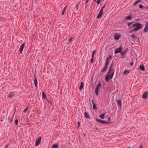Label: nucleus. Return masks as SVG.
<instances>
[{
  "instance_id": "f257e3e1",
  "label": "nucleus",
  "mask_w": 148,
  "mask_h": 148,
  "mask_svg": "<svg viewBox=\"0 0 148 148\" xmlns=\"http://www.w3.org/2000/svg\"><path fill=\"white\" fill-rule=\"evenodd\" d=\"M113 65V62L111 63L110 66L109 67V70L107 72V74L105 77V80L106 82H108L109 79H111L114 75V70H113L112 67Z\"/></svg>"
},
{
  "instance_id": "f03ea898",
  "label": "nucleus",
  "mask_w": 148,
  "mask_h": 148,
  "mask_svg": "<svg viewBox=\"0 0 148 148\" xmlns=\"http://www.w3.org/2000/svg\"><path fill=\"white\" fill-rule=\"evenodd\" d=\"M143 27V25L140 23H136L133 24L132 27H135L134 28V30H135V32L138 31V30L142 29Z\"/></svg>"
},
{
  "instance_id": "7ed1b4c3",
  "label": "nucleus",
  "mask_w": 148,
  "mask_h": 148,
  "mask_svg": "<svg viewBox=\"0 0 148 148\" xmlns=\"http://www.w3.org/2000/svg\"><path fill=\"white\" fill-rule=\"evenodd\" d=\"M96 120L99 122H100L103 124H109L111 123V122L110 121H106L103 120H101L99 119H96Z\"/></svg>"
},
{
  "instance_id": "20e7f679",
  "label": "nucleus",
  "mask_w": 148,
  "mask_h": 148,
  "mask_svg": "<svg viewBox=\"0 0 148 148\" xmlns=\"http://www.w3.org/2000/svg\"><path fill=\"white\" fill-rule=\"evenodd\" d=\"M122 49V47L121 46L119 47L118 48L116 49L114 51V54H116L119 53H121Z\"/></svg>"
},
{
  "instance_id": "39448f33",
  "label": "nucleus",
  "mask_w": 148,
  "mask_h": 148,
  "mask_svg": "<svg viewBox=\"0 0 148 148\" xmlns=\"http://www.w3.org/2000/svg\"><path fill=\"white\" fill-rule=\"evenodd\" d=\"M41 137H39L36 142L35 145L36 146H38L41 142Z\"/></svg>"
},
{
  "instance_id": "423d86ee",
  "label": "nucleus",
  "mask_w": 148,
  "mask_h": 148,
  "mask_svg": "<svg viewBox=\"0 0 148 148\" xmlns=\"http://www.w3.org/2000/svg\"><path fill=\"white\" fill-rule=\"evenodd\" d=\"M25 43V42H24L22 45H21L19 49V51H20L19 54H21L22 53L24 47Z\"/></svg>"
},
{
  "instance_id": "0eeeda50",
  "label": "nucleus",
  "mask_w": 148,
  "mask_h": 148,
  "mask_svg": "<svg viewBox=\"0 0 148 148\" xmlns=\"http://www.w3.org/2000/svg\"><path fill=\"white\" fill-rule=\"evenodd\" d=\"M101 85V82H99V84H98L96 87V88L95 92H98L99 89Z\"/></svg>"
},
{
  "instance_id": "6e6552de",
  "label": "nucleus",
  "mask_w": 148,
  "mask_h": 148,
  "mask_svg": "<svg viewBox=\"0 0 148 148\" xmlns=\"http://www.w3.org/2000/svg\"><path fill=\"white\" fill-rule=\"evenodd\" d=\"M103 14V11L100 10V11L97 16V18L99 19L102 17Z\"/></svg>"
},
{
  "instance_id": "1a4fd4ad",
  "label": "nucleus",
  "mask_w": 148,
  "mask_h": 148,
  "mask_svg": "<svg viewBox=\"0 0 148 148\" xmlns=\"http://www.w3.org/2000/svg\"><path fill=\"white\" fill-rule=\"evenodd\" d=\"M144 31L145 32H147L148 31V22L146 21V26L144 29Z\"/></svg>"
},
{
  "instance_id": "9d476101",
  "label": "nucleus",
  "mask_w": 148,
  "mask_h": 148,
  "mask_svg": "<svg viewBox=\"0 0 148 148\" xmlns=\"http://www.w3.org/2000/svg\"><path fill=\"white\" fill-rule=\"evenodd\" d=\"M34 83L35 87H36L38 85V81L37 79L36 78L35 75L34 77Z\"/></svg>"
},
{
  "instance_id": "9b49d317",
  "label": "nucleus",
  "mask_w": 148,
  "mask_h": 148,
  "mask_svg": "<svg viewBox=\"0 0 148 148\" xmlns=\"http://www.w3.org/2000/svg\"><path fill=\"white\" fill-rule=\"evenodd\" d=\"M42 93V98L45 99L48 101V102L49 103V101L47 99V98L46 95L45 94V93Z\"/></svg>"
},
{
  "instance_id": "f8f14e48",
  "label": "nucleus",
  "mask_w": 148,
  "mask_h": 148,
  "mask_svg": "<svg viewBox=\"0 0 148 148\" xmlns=\"http://www.w3.org/2000/svg\"><path fill=\"white\" fill-rule=\"evenodd\" d=\"M108 66H107V65H105L104 66V67H103V68L102 69L101 72H103L105 71L106 70V69H107V68L108 67Z\"/></svg>"
},
{
  "instance_id": "ddd939ff",
  "label": "nucleus",
  "mask_w": 148,
  "mask_h": 148,
  "mask_svg": "<svg viewBox=\"0 0 148 148\" xmlns=\"http://www.w3.org/2000/svg\"><path fill=\"white\" fill-rule=\"evenodd\" d=\"M84 116L85 118L88 119H90V116L86 112H85L84 113Z\"/></svg>"
},
{
  "instance_id": "4468645a",
  "label": "nucleus",
  "mask_w": 148,
  "mask_h": 148,
  "mask_svg": "<svg viewBox=\"0 0 148 148\" xmlns=\"http://www.w3.org/2000/svg\"><path fill=\"white\" fill-rule=\"evenodd\" d=\"M148 93H144L143 96L142 97L143 99H146L148 97Z\"/></svg>"
},
{
  "instance_id": "2eb2a0df",
  "label": "nucleus",
  "mask_w": 148,
  "mask_h": 148,
  "mask_svg": "<svg viewBox=\"0 0 148 148\" xmlns=\"http://www.w3.org/2000/svg\"><path fill=\"white\" fill-rule=\"evenodd\" d=\"M132 18V16L131 14H130L128 16L126 17V20H131Z\"/></svg>"
},
{
  "instance_id": "dca6fc26",
  "label": "nucleus",
  "mask_w": 148,
  "mask_h": 148,
  "mask_svg": "<svg viewBox=\"0 0 148 148\" xmlns=\"http://www.w3.org/2000/svg\"><path fill=\"white\" fill-rule=\"evenodd\" d=\"M59 145L57 144H53L51 148H58Z\"/></svg>"
},
{
  "instance_id": "f3484780",
  "label": "nucleus",
  "mask_w": 148,
  "mask_h": 148,
  "mask_svg": "<svg viewBox=\"0 0 148 148\" xmlns=\"http://www.w3.org/2000/svg\"><path fill=\"white\" fill-rule=\"evenodd\" d=\"M120 36L118 35H115L114 36V38L116 40H118L120 38Z\"/></svg>"
},
{
  "instance_id": "a211bd4d",
  "label": "nucleus",
  "mask_w": 148,
  "mask_h": 148,
  "mask_svg": "<svg viewBox=\"0 0 148 148\" xmlns=\"http://www.w3.org/2000/svg\"><path fill=\"white\" fill-rule=\"evenodd\" d=\"M128 50V49L127 48L124 51H121V53L122 54V55L125 54L127 51Z\"/></svg>"
},
{
  "instance_id": "6ab92c4d",
  "label": "nucleus",
  "mask_w": 148,
  "mask_h": 148,
  "mask_svg": "<svg viewBox=\"0 0 148 148\" xmlns=\"http://www.w3.org/2000/svg\"><path fill=\"white\" fill-rule=\"evenodd\" d=\"M117 103L120 106H122V102L121 100H118L117 101Z\"/></svg>"
},
{
  "instance_id": "aec40b11",
  "label": "nucleus",
  "mask_w": 148,
  "mask_h": 148,
  "mask_svg": "<svg viewBox=\"0 0 148 148\" xmlns=\"http://www.w3.org/2000/svg\"><path fill=\"white\" fill-rule=\"evenodd\" d=\"M84 85V83H83L82 82L81 84V85L80 86L79 88V89L80 90H82L83 87Z\"/></svg>"
},
{
  "instance_id": "412c9836",
  "label": "nucleus",
  "mask_w": 148,
  "mask_h": 148,
  "mask_svg": "<svg viewBox=\"0 0 148 148\" xmlns=\"http://www.w3.org/2000/svg\"><path fill=\"white\" fill-rule=\"evenodd\" d=\"M105 113L101 114L99 115V117L101 119H103L104 118V116L105 114Z\"/></svg>"
},
{
  "instance_id": "4be33fe9",
  "label": "nucleus",
  "mask_w": 148,
  "mask_h": 148,
  "mask_svg": "<svg viewBox=\"0 0 148 148\" xmlns=\"http://www.w3.org/2000/svg\"><path fill=\"white\" fill-rule=\"evenodd\" d=\"M141 1V0H138L137 1H136L134 3V6H136L138 3L140 2Z\"/></svg>"
},
{
  "instance_id": "5701e85b",
  "label": "nucleus",
  "mask_w": 148,
  "mask_h": 148,
  "mask_svg": "<svg viewBox=\"0 0 148 148\" xmlns=\"http://www.w3.org/2000/svg\"><path fill=\"white\" fill-rule=\"evenodd\" d=\"M140 68L143 71H144L145 69V67L143 65H140Z\"/></svg>"
},
{
  "instance_id": "b1692460",
  "label": "nucleus",
  "mask_w": 148,
  "mask_h": 148,
  "mask_svg": "<svg viewBox=\"0 0 148 148\" xmlns=\"http://www.w3.org/2000/svg\"><path fill=\"white\" fill-rule=\"evenodd\" d=\"M14 96L13 93H9L8 95V97L10 98L13 97Z\"/></svg>"
},
{
  "instance_id": "393cba45",
  "label": "nucleus",
  "mask_w": 148,
  "mask_h": 148,
  "mask_svg": "<svg viewBox=\"0 0 148 148\" xmlns=\"http://www.w3.org/2000/svg\"><path fill=\"white\" fill-rule=\"evenodd\" d=\"M93 108L94 110H95L97 109V105L95 103L93 104Z\"/></svg>"
},
{
  "instance_id": "a878e982",
  "label": "nucleus",
  "mask_w": 148,
  "mask_h": 148,
  "mask_svg": "<svg viewBox=\"0 0 148 148\" xmlns=\"http://www.w3.org/2000/svg\"><path fill=\"white\" fill-rule=\"evenodd\" d=\"M130 72V71L128 70H127L124 71L123 74H127L128 73Z\"/></svg>"
},
{
  "instance_id": "bb28decb",
  "label": "nucleus",
  "mask_w": 148,
  "mask_h": 148,
  "mask_svg": "<svg viewBox=\"0 0 148 148\" xmlns=\"http://www.w3.org/2000/svg\"><path fill=\"white\" fill-rule=\"evenodd\" d=\"M66 7H65L62 10V15H63L64 14L65 11L66 10Z\"/></svg>"
},
{
  "instance_id": "cd10ccee",
  "label": "nucleus",
  "mask_w": 148,
  "mask_h": 148,
  "mask_svg": "<svg viewBox=\"0 0 148 148\" xmlns=\"http://www.w3.org/2000/svg\"><path fill=\"white\" fill-rule=\"evenodd\" d=\"M96 52L97 51L96 50H93L92 52V56H93L94 57V55H95V54H96Z\"/></svg>"
},
{
  "instance_id": "c85d7f7f",
  "label": "nucleus",
  "mask_w": 148,
  "mask_h": 148,
  "mask_svg": "<svg viewBox=\"0 0 148 148\" xmlns=\"http://www.w3.org/2000/svg\"><path fill=\"white\" fill-rule=\"evenodd\" d=\"M109 60L108 59H106V62L105 65L108 66L109 64Z\"/></svg>"
},
{
  "instance_id": "c756f323",
  "label": "nucleus",
  "mask_w": 148,
  "mask_h": 148,
  "mask_svg": "<svg viewBox=\"0 0 148 148\" xmlns=\"http://www.w3.org/2000/svg\"><path fill=\"white\" fill-rule=\"evenodd\" d=\"M106 4H107L106 3H105L104 4L103 6L102 7V8H101V9L100 10L103 11V9L105 8V7L106 6Z\"/></svg>"
},
{
  "instance_id": "7c9ffc66",
  "label": "nucleus",
  "mask_w": 148,
  "mask_h": 148,
  "mask_svg": "<svg viewBox=\"0 0 148 148\" xmlns=\"http://www.w3.org/2000/svg\"><path fill=\"white\" fill-rule=\"evenodd\" d=\"M131 37L133 40H134V39L136 37V36L134 34H132L131 35Z\"/></svg>"
},
{
  "instance_id": "2f4dec72",
  "label": "nucleus",
  "mask_w": 148,
  "mask_h": 148,
  "mask_svg": "<svg viewBox=\"0 0 148 148\" xmlns=\"http://www.w3.org/2000/svg\"><path fill=\"white\" fill-rule=\"evenodd\" d=\"M112 58V56L111 54H110L108 56V57L106 59H108V60L111 59Z\"/></svg>"
},
{
  "instance_id": "473e14b6",
  "label": "nucleus",
  "mask_w": 148,
  "mask_h": 148,
  "mask_svg": "<svg viewBox=\"0 0 148 148\" xmlns=\"http://www.w3.org/2000/svg\"><path fill=\"white\" fill-rule=\"evenodd\" d=\"M134 22H130V23H127V25H128V26L129 27Z\"/></svg>"
},
{
  "instance_id": "72a5a7b5",
  "label": "nucleus",
  "mask_w": 148,
  "mask_h": 148,
  "mask_svg": "<svg viewBox=\"0 0 148 148\" xmlns=\"http://www.w3.org/2000/svg\"><path fill=\"white\" fill-rule=\"evenodd\" d=\"M14 123L16 125H17L18 124V120L17 119H16L14 121Z\"/></svg>"
},
{
  "instance_id": "f704fd0d",
  "label": "nucleus",
  "mask_w": 148,
  "mask_h": 148,
  "mask_svg": "<svg viewBox=\"0 0 148 148\" xmlns=\"http://www.w3.org/2000/svg\"><path fill=\"white\" fill-rule=\"evenodd\" d=\"M14 115V114H13V116H12V118H11V119L10 120V123H11L12 122H13V117Z\"/></svg>"
},
{
  "instance_id": "c9c22d12",
  "label": "nucleus",
  "mask_w": 148,
  "mask_h": 148,
  "mask_svg": "<svg viewBox=\"0 0 148 148\" xmlns=\"http://www.w3.org/2000/svg\"><path fill=\"white\" fill-rule=\"evenodd\" d=\"M73 37H71L70 38L69 40V42L70 43L73 41Z\"/></svg>"
},
{
  "instance_id": "e433bc0d",
  "label": "nucleus",
  "mask_w": 148,
  "mask_h": 148,
  "mask_svg": "<svg viewBox=\"0 0 148 148\" xmlns=\"http://www.w3.org/2000/svg\"><path fill=\"white\" fill-rule=\"evenodd\" d=\"M28 108L27 107L24 110L23 112L24 113H26L28 109Z\"/></svg>"
},
{
  "instance_id": "4c0bfd02",
  "label": "nucleus",
  "mask_w": 148,
  "mask_h": 148,
  "mask_svg": "<svg viewBox=\"0 0 148 148\" xmlns=\"http://www.w3.org/2000/svg\"><path fill=\"white\" fill-rule=\"evenodd\" d=\"M139 7L140 8H144V7H143V5L142 4H140L139 5Z\"/></svg>"
},
{
  "instance_id": "58836bf2",
  "label": "nucleus",
  "mask_w": 148,
  "mask_h": 148,
  "mask_svg": "<svg viewBox=\"0 0 148 148\" xmlns=\"http://www.w3.org/2000/svg\"><path fill=\"white\" fill-rule=\"evenodd\" d=\"M80 2H78L77 4V5H76L75 7L78 10V5H79V3Z\"/></svg>"
},
{
  "instance_id": "ea45409f",
  "label": "nucleus",
  "mask_w": 148,
  "mask_h": 148,
  "mask_svg": "<svg viewBox=\"0 0 148 148\" xmlns=\"http://www.w3.org/2000/svg\"><path fill=\"white\" fill-rule=\"evenodd\" d=\"M101 2V0H97V3L98 4H99Z\"/></svg>"
},
{
  "instance_id": "a19ab883",
  "label": "nucleus",
  "mask_w": 148,
  "mask_h": 148,
  "mask_svg": "<svg viewBox=\"0 0 148 148\" xmlns=\"http://www.w3.org/2000/svg\"><path fill=\"white\" fill-rule=\"evenodd\" d=\"M93 58L94 57H93V56H92V58L90 60V62H92L93 61Z\"/></svg>"
},
{
  "instance_id": "79ce46f5",
  "label": "nucleus",
  "mask_w": 148,
  "mask_h": 148,
  "mask_svg": "<svg viewBox=\"0 0 148 148\" xmlns=\"http://www.w3.org/2000/svg\"><path fill=\"white\" fill-rule=\"evenodd\" d=\"M9 144H7L6 145V146L5 147V148H8V146H9Z\"/></svg>"
},
{
  "instance_id": "37998d69",
  "label": "nucleus",
  "mask_w": 148,
  "mask_h": 148,
  "mask_svg": "<svg viewBox=\"0 0 148 148\" xmlns=\"http://www.w3.org/2000/svg\"><path fill=\"white\" fill-rule=\"evenodd\" d=\"M134 31H135V30H134V29H133L132 30H131L130 31V32L131 33L132 32Z\"/></svg>"
},
{
  "instance_id": "c03bdc74",
  "label": "nucleus",
  "mask_w": 148,
  "mask_h": 148,
  "mask_svg": "<svg viewBox=\"0 0 148 148\" xmlns=\"http://www.w3.org/2000/svg\"><path fill=\"white\" fill-rule=\"evenodd\" d=\"M143 146L142 144H140L139 148H143Z\"/></svg>"
},
{
  "instance_id": "a18cd8bd",
  "label": "nucleus",
  "mask_w": 148,
  "mask_h": 148,
  "mask_svg": "<svg viewBox=\"0 0 148 148\" xmlns=\"http://www.w3.org/2000/svg\"><path fill=\"white\" fill-rule=\"evenodd\" d=\"M134 62H131L130 63V65H131V66H133V65H134Z\"/></svg>"
},
{
  "instance_id": "49530a36",
  "label": "nucleus",
  "mask_w": 148,
  "mask_h": 148,
  "mask_svg": "<svg viewBox=\"0 0 148 148\" xmlns=\"http://www.w3.org/2000/svg\"><path fill=\"white\" fill-rule=\"evenodd\" d=\"M77 125L78 127H79L80 125V123L79 122H78L77 123Z\"/></svg>"
},
{
  "instance_id": "de8ad7c7",
  "label": "nucleus",
  "mask_w": 148,
  "mask_h": 148,
  "mask_svg": "<svg viewBox=\"0 0 148 148\" xmlns=\"http://www.w3.org/2000/svg\"><path fill=\"white\" fill-rule=\"evenodd\" d=\"M89 0H87L86 1V4L89 2Z\"/></svg>"
},
{
  "instance_id": "09e8293b",
  "label": "nucleus",
  "mask_w": 148,
  "mask_h": 148,
  "mask_svg": "<svg viewBox=\"0 0 148 148\" xmlns=\"http://www.w3.org/2000/svg\"><path fill=\"white\" fill-rule=\"evenodd\" d=\"M92 104H94V103H95L94 102V100H92Z\"/></svg>"
},
{
  "instance_id": "8fccbe9b",
  "label": "nucleus",
  "mask_w": 148,
  "mask_h": 148,
  "mask_svg": "<svg viewBox=\"0 0 148 148\" xmlns=\"http://www.w3.org/2000/svg\"><path fill=\"white\" fill-rule=\"evenodd\" d=\"M110 117H108V121H109L110 120Z\"/></svg>"
},
{
  "instance_id": "3c124183",
  "label": "nucleus",
  "mask_w": 148,
  "mask_h": 148,
  "mask_svg": "<svg viewBox=\"0 0 148 148\" xmlns=\"http://www.w3.org/2000/svg\"><path fill=\"white\" fill-rule=\"evenodd\" d=\"M95 94H96V95L97 96L99 95V93H95Z\"/></svg>"
},
{
  "instance_id": "603ef678",
  "label": "nucleus",
  "mask_w": 148,
  "mask_h": 148,
  "mask_svg": "<svg viewBox=\"0 0 148 148\" xmlns=\"http://www.w3.org/2000/svg\"><path fill=\"white\" fill-rule=\"evenodd\" d=\"M124 55H122V58H124Z\"/></svg>"
},
{
  "instance_id": "864d4df0",
  "label": "nucleus",
  "mask_w": 148,
  "mask_h": 148,
  "mask_svg": "<svg viewBox=\"0 0 148 148\" xmlns=\"http://www.w3.org/2000/svg\"><path fill=\"white\" fill-rule=\"evenodd\" d=\"M86 7H87V5L86 4V6H85V9L86 8Z\"/></svg>"
},
{
  "instance_id": "5fc2aeb1",
  "label": "nucleus",
  "mask_w": 148,
  "mask_h": 148,
  "mask_svg": "<svg viewBox=\"0 0 148 148\" xmlns=\"http://www.w3.org/2000/svg\"><path fill=\"white\" fill-rule=\"evenodd\" d=\"M97 1V0H94L93 1L94 2H95Z\"/></svg>"
},
{
  "instance_id": "6e6d98bb",
  "label": "nucleus",
  "mask_w": 148,
  "mask_h": 148,
  "mask_svg": "<svg viewBox=\"0 0 148 148\" xmlns=\"http://www.w3.org/2000/svg\"><path fill=\"white\" fill-rule=\"evenodd\" d=\"M127 148H130V147H127Z\"/></svg>"
},
{
  "instance_id": "4d7b16f0",
  "label": "nucleus",
  "mask_w": 148,
  "mask_h": 148,
  "mask_svg": "<svg viewBox=\"0 0 148 148\" xmlns=\"http://www.w3.org/2000/svg\"><path fill=\"white\" fill-rule=\"evenodd\" d=\"M145 92L146 93V92Z\"/></svg>"
},
{
  "instance_id": "13d9d810",
  "label": "nucleus",
  "mask_w": 148,
  "mask_h": 148,
  "mask_svg": "<svg viewBox=\"0 0 148 148\" xmlns=\"http://www.w3.org/2000/svg\"><path fill=\"white\" fill-rule=\"evenodd\" d=\"M42 93H43V92H44L43 91H42Z\"/></svg>"
},
{
  "instance_id": "bf43d9fd",
  "label": "nucleus",
  "mask_w": 148,
  "mask_h": 148,
  "mask_svg": "<svg viewBox=\"0 0 148 148\" xmlns=\"http://www.w3.org/2000/svg\"><path fill=\"white\" fill-rule=\"evenodd\" d=\"M133 41H134V42H135L134 41V40H133Z\"/></svg>"
},
{
  "instance_id": "052dcab7",
  "label": "nucleus",
  "mask_w": 148,
  "mask_h": 148,
  "mask_svg": "<svg viewBox=\"0 0 148 148\" xmlns=\"http://www.w3.org/2000/svg\"><path fill=\"white\" fill-rule=\"evenodd\" d=\"M102 0H101V1H102Z\"/></svg>"
}]
</instances>
